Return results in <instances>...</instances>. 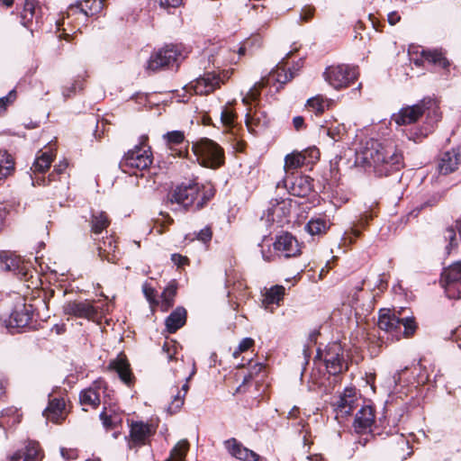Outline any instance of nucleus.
Returning <instances> with one entry per match:
<instances>
[{
    "mask_svg": "<svg viewBox=\"0 0 461 461\" xmlns=\"http://www.w3.org/2000/svg\"><path fill=\"white\" fill-rule=\"evenodd\" d=\"M355 165L377 177L393 176L400 183V170L403 167L402 153L389 142L371 139L355 154Z\"/></svg>",
    "mask_w": 461,
    "mask_h": 461,
    "instance_id": "nucleus-1",
    "label": "nucleus"
},
{
    "mask_svg": "<svg viewBox=\"0 0 461 461\" xmlns=\"http://www.w3.org/2000/svg\"><path fill=\"white\" fill-rule=\"evenodd\" d=\"M424 115L426 118H429L431 115L436 116V119L440 118L438 107L434 98L424 97L415 104L401 108L398 113L392 115V122L398 126L409 127L416 123Z\"/></svg>",
    "mask_w": 461,
    "mask_h": 461,
    "instance_id": "nucleus-2",
    "label": "nucleus"
},
{
    "mask_svg": "<svg viewBox=\"0 0 461 461\" xmlns=\"http://www.w3.org/2000/svg\"><path fill=\"white\" fill-rule=\"evenodd\" d=\"M201 186L194 180H188L178 185L173 193L168 196V203H176L182 206L185 211L192 209L198 211L202 209L207 201L209 195L203 194L200 197Z\"/></svg>",
    "mask_w": 461,
    "mask_h": 461,
    "instance_id": "nucleus-3",
    "label": "nucleus"
},
{
    "mask_svg": "<svg viewBox=\"0 0 461 461\" xmlns=\"http://www.w3.org/2000/svg\"><path fill=\"white\" fill-rule=\"evenodd\" d=\"M148 138L142 136L140 143L129 149L120 161V167L124 173L136 175L139 171L148 169L153 161L151 148L146 143Z\"/></svg>",
    "mask_w": 461,
    "mask_h": 461,
    "instance_id": "nucleus-4",
    "label": "nucleus"
},
{
    "mask_svg": "<svg viewBox=\"0 0 461 461\" xmlns=\"http://www.w3.org/2000/svg\"><path fill=\"white\" fill-rule=\"evenodd\" d=\"M378 327L396 339L401 338L402 327H403L402 334L406 338L412 336L417 329L414 317H401L389 309L380 310Z\"/></svg>",
    "mask_w": 461,
    "mask_h": 461,
    "instance_id": "nucleus-5",
    "label": "nucleus"
},
{
    "mask_svg": "<svg viewBox=\"0 0 461 461\" xmlns=\"http://www.w3.org/2000/svg\"><path fill=\"white\" fill-rule=\"evenodd\" d=\"M184 59L182 45L166 44L150 55L147 63V69L156 72L165 68H178L179 63Z\"/></svg>",
    "mask_w": 461,
    "mask_h": 461,
    "instance_id": "nucleus-6",
    "label": "nucleus"
},
{
    "mask_svg": "<svg viewBox=\"0 0 461 461\" xmlns=\"http://www.w3.org/2000/svg\"><path fill=\"white\" fill-rule=\"evenodd\" d=\"M35 308L32 304L25 303L23 298L18 302L9 317L5 321V325L10 333H21L35 328Z\"/></svg>",
    "mask_w": 461,
    "mask_h": 461,
    "instance_id": "nucleus-7",
    "label": "nucleus"
},
{
    "mask_svg": "<svg viewBox=\"0 0 461 461\" xmlns=\"http://www.w3.org/2000/svg\"><path fill=\"white\" fill-rule=\"evenodd\" d=\"M316 358L324 361L330 375L336 376L348 369V363L344 357V349L339 341L328 343L324 349L318 348Z\"/></svg>",
    "mask_w": 461,
    "mask_h": 461,
    "instance_id": "nucleus-8",
    "label": "nucleus"
},
{
    "mask_svg": "<svg viewBox=\"0 0 461 461\" xmlns=\"http://www.w3.org/2000/svg\"><path fill=\"white\" fill-rule=\"evenodd\" d=\"M197 160L206 167L217 168L224 163L223 149L210 139H201L192 147Z\"/></svg>",
    "mask_w": 461,
    "mask_h": 461,
    "instance_id": "nucleus-9",
    "label": "nucleus"
},
{
    "mask_svg": "<svg viewBox=\"0 0 461 461\" xmlns=\"http://www.w3.org/2000/svg\"><path fill=\"white\" fill-rule=\"evenodd\" d=\"M358 76L357 67L346 64L327 67L323 72L325 81L337 90L349 86Z\"/></svg>",
    "mask_w": 461,
    "mask_h": 461,
    "instance_id": "nucleus-10",
    "label": "nucleus"
},
{
    "mask_svg": "<svg viewBox=\"0 0 461 461\" xmlns=\"http://www.w3.org/2000/svg\"><path fill=\"white\" fill-rule=\"evenodd\" d=\"M0 270L12 273L19 279L32 276L31 265L12 251L0 250Z\"/></svg>",
    "mask_w": 461,
    "mask_h": 461,
    "instance_id": "nucleus-11",
    "label": "nucleus"
},
{
    "mask_svg": "<svg viewBox=\"0 0 461 461\" xmlns=\"http://www.w3.org/2000/svg\"><path fill=\"white\" fill-rule=\"evenodd\" d=\"M320 157L317 148H311L303 151H294L285 157L284 170L285 176H294L295 171L303 167L315 163Z\"/></svg>",
    "mask_w": 461,
    "mask_h": 461,
    "instance_id": "nucleus-12",
    "label": "nucleus"
},
{
    "mask_svg": "<svg viewBox=\"0 0 461 461\" xmlns=\"http://www.w3.org/2000/svg\"><path fill=\"white\" fill-rule=\"evenodd\" d=\"M229 77V70L222 71L221 75L215 71L205 72L191 83V87L196 95H208L220 87Z\"/></svg>",
    "mask_w": 461,
    "mask_h": 461,
    "instance_id": "nucleus-13",
    "label": "nucleus"
},
{
    "mask_svg": "<svg viewBox=\"0 0 461 461\" xmlns=\"http://www.w3.org/2000/svg\"><path fill=\"white\" fill-rule=\"evenodd\" d=\"M276 187H283L288 194L294 196L305 197L312 191V178L308 176H285L277 182Z\"/></svg>",
    "mask_w": 461,
    "mask_h": 461,
    "instance_id": "nucleus-14",
    "label": "nucleus"
},
{
    "mask_svg": "<svg viewBox=\"0 0 461 461\" xmlns=\"http://www.w3.org/2000/svg\"><path fill=\"white\" fill-rule=\"evenodd\" d=\"M440 282L445 289L447 297L449 299H461V291L452 287L453 285L461 282V261H456L450 266L444 267Z\"/></svg>",
    "mask_w": 461,
    "mask_h": 461,
    "instance_id": "nucleus-15",
    "label": "nucleus"
},
{
    "mask_svg": "<svg viewBox=\"0 0 461 461\" xmlns=\"http://www.w3.org/2000/svg\"><path fill=\"white\" fill-rule=\"evenodd\" d=\"M411 61L417 67L423 66L426 62L442 69H447L450 66L448 59L440 50H421L420 56L409 50Z\"/></svg>",
    "mask_w": 461,
    "mask_h": 461,
    "instance_id": "nucleus-16",
    "label": "nucleus"
},
{
    "mask_svg": "<svg viewBox=\"0 0 461 461\" xmlns=\"http://www.w3.org/2000/svg\"><path fill=\"white\" fill-rule=\"evenodd\" d=\"M409 368L406 366L403 369L396 371L392 377L388 378V385H393V390L389 393L388 399H386L384 403H393V402H397L398 400L402 401L403 403H411V402L413 399L412 395L409 396V393L411 392V389L408 388L406 392H403L402 390V386L401 385V382L402 378L405 376Z\"/></svg>",
    "mask_w": 461,
    "mask_h": 461,
    "instance_id": "nucleus-17",
    "label": "nucleus"
},
{
    "mask_svg": "<svg viewBox=\"0 0 461 461\" xmlns=\"http://www.w3.org/2000/svg\"><path fill=\"white\" fill-rule=\"evenodd\" d=\"M236 47L228 43L213 46L208 55V62L214 68H220L227 64L236 63Z\"/></svg>",
    "mask_w": 461,
    "mask_h": 461,
    "instance_id": "nucleus-18",
    "label": "nucleus"
},
{
    "mask_svg": "<svg viewBox=\"0 0 461 461\" xmlns=\"http://www.w3.org/2000/svg\"><path fill=\"white\" fill-rule=\"evenodd\" d=\"M63 310L67 315L88 320H94L98 313L97 309L87 300L68 302Z\"/></svg>",
    "mask_w": 461,
    "mask_h": 461,
    "instance_id": "nucleus-19",
    "label": "nucleus"
},
{
    "mask_svg": "<svg viewBox=\"0 0 461 461\" xmlns=\"http://www.w3.org/2000/svg\"><path fill=\"white\" fill-rule=\"evenodd\" d=\"M273 245L275 250L286 258L296 257L301 253L298 240L289 232H284L277 236Z\"/></svg>",
    "mask_w": 461,
    "mask_h": 461,
    "instance_id": "nucleus-20",
    "label": "nucleus"
},
{
    "mask_svg": "<svg viewBox=\"0 0 461 461\" xmlns=\"http://www.w3.org/2000/svg\"><path fill=\"white\" fill-rule=\"evenodd\" d=\"M461 163V147L443 152L438 161L437 169L440 175H448L456 171Z\"/></svg>",
    "mask_w": 461,
    "mask_h": 461,
    "instance_id": "nucleus-21",
    "label": "nucleus"
},
{
    "mask_svg": "<svg viewBox=\"0 0 461 461\" xmlns=\"http://www.w3.org/2000/svg\"><path fill=\"white\" fill-rule=\"evenodd\" d=\"M438 120L439 119H436V116L431 115L429 118H426L422 125L414 123L404 129L402 131L403 134L408 140L415 143L420 142L433 131L434 126Z\"/></svg>",
    "mask_w": 461,
    "mask_h": 461,
    "instance_id": "nucleus-22",
    "label": "nucleus"
},
{
    "mask_svg": "<svg viewBox=\"0 0 461 461\" xmlns=\"http://www.w3.org/2000/svg\"><path fill=\"white\" fill-rule=\"evenodd\" d=\"M270 204L261 218H266L267 222L282 224L290 213L289 204L285 199L272 200Z\"/></svg>",
    "mask_w": 461,
    "mask_h": 461,
    "instance_id": "nucleus-23",
    "label": "nucleus"
},
{
    "mask_svg": "<svg viewBox=\"0 0 461 461\" xmlns=\"http://www.w3.org/2000/svg\"><path fill=\"white\" fill-rule=\"evenodd\" d=\"M103 7V0H82L70 5L68 13V15L80 14L86 17H90L100 13Z\"/></svg>",
    "mask_w": 461,
    "mask_h": 461,
    "instance_id": "nucleus-24",
    "label": "nucleus"
},
{
    "mask_svg": "<svg viewBox=\"0 0 461 461\" xmlns=\"http://www.w3.org/2000/svg\"><path fill=\"white\" fill-rule=\"evenodd\" d=\"M375 422V411L373 405H362L357 412L354 428L357 433H366L371 430Z\"/></svg>",
    "mask_w": 461,
    "mask_h": 461,
    "instance_id": "nucleus-25",
    "label": "nucleus"
},
{
    "mask_svg": "<svg viewBox=\"0 0 461 461\" xmlns=\"http://www.w3.org/2000/svg\"><path fill=\"white\" fill-rule=\"evenodd\" d=\"M155 431L154 428L142 421L133 422L131 426V439L129 447L131 448L135 446L145 444L146 439Z\"/></svg>",
    "mask_w": 461,
    "mask_h": 461,
    "instance_id": "nucleus-26",
    "label": "nucleus"
},
{
    "mask_svg": "<svg viewBox=\"0 0 461 461\" xmlns=\"http://www.w3.org/2000/svg\"><path fill=\"white\" fill-rule=\"evenodd\" d=\"M109 369L114 371L119 378L128 386H131L133 381L130 364L124 356L119 355L115 359L110 361Z\"/></svg>",
    "mask_w": 461,
    "mask_h": 461,
    "instance_id": "nucleus-27",
    "label": "nucleus"
},
{
    "mask_svg": "<svg viewBox=\"0 0 461 461\" xmlns=\"http://www.w3.org/2000/svg\"><path fill=\"white\" fill-rule=\"evenodd\" d=\"M225 446L229 453L241 460V461H257L258 455L254 451L245 447L242 444L238 442L235 438H230L225 441Z\"/></svg>",
    "mask_w": 461,
    "mask_h": 461,
    "instance_id": "nucleus-28",
    "label": "nucleus"
},
{
    "mask_svg": "<svg viewBox=\"0 0 461 461\" xmlns=\"http://www.w3.org/2000/svg\"><path fill=\"white\" fill-rule=\"evenodd\" d=\"M42 457L39 444L35 441H29L24 450H18L14 453L8 461H38Z\"/></svg>",
    "mask_w": 461,
    "mask_h": 461,
    "instance_id": "nucleus-29",
    "label": "nucleus"
},
{
    "mask_svg": "<svg viewBox=\"0 0 461 461\" xmlns=\"http://www.w3.org/2000/svg\"><path fill=\"white\" fill-rule=\"evenodd\" d=\"M187 312L182 307H176L165 320L166 329L169 333H175L186 322Z\"/></svg>",
    "mask_w": 461,
    "mask_h": 461,
    "instance_id": "nucleus-30",
    "label": "nucleus"
},
{
    "mask_svg": "<svg viewBox=\"0 0 461 461\" xmlns=\"http://www.w3.org/2000/svg\"><path fill=\"white\" fill-rule=\"evenodd\" d=\"M34 18L36 23H39L37 3L35 0H25L23 9L20 14V23L23 26L32 32V23Z\"/></svg>",
    "mask_w": 461,
    "mask_h": 461,
    "instance_id": "nucleus-31",
    "label": "nucleus"
},
{
    "mask_svg": "<svg viewBox=\"0 0 461 461\" xmlns=\"http://www.w3.org/2000/svg\"><path fill=\"white\" fill-rule=\"evenodd\" d=\"M98 256L102 260H107L110 263H116L119 257L116 254V245L112 237L106 238L98 243Z\"/></svg>",
    "mask_w": 461,
    "mask_h": 461,
    "instance_id": "nucleus-32",
    "label": "nucleus"
},
{
    "mask_svg": "<svg viewBox=\"0 0 461 461\" xmlns=\"http://www.w3.org/2000/svg\"><path fill=\"white\" fill-rule=\"evenodd\" d=\"M99 416L106 429H115L122 422V414L116 412L113 405L104 406Z\"/></svg>",
    "mask_w": 461,
    "mask_h": 461,
    "instance_id": "nucleus-33",
    "label": "nucleus"
},
{
    "mask_svg": "<svg viewBox=\"0 0 461 461\" xmlns=\"http://www.w3.org/2000/svg\"><path fill=\"white\" fill-rule=\"evenodd\" d=\"M441 198H442V194L439 192H435V193L429 194L425 195L422 198V200L420 201V203H418L410 212V213L408 214V218H410V217L416 218L422 210L437 205L439 203V201L441 200Z\"/></svg>",
    "mask_w": 461,
    "mask_h": 461,
    "instance_id": "nucleus-34",
    "label": "nucleus"
},
{
    "mask_svg": "<svg viewBox=\"0 0 461 461\" xmlns=\"http://www.w3.org/2000/svg\"><path fill=\"white\" fill-rule=\"evenodd\" d=\"M89 223L91 231L95 234H99L108 227L110 221L106 212L103 211L93 210L91 212Z\"/></svg>",
    "mask_w": 461,
    "mask_h": 461,
    "instance_id": "nucleus-35",
    "label": "nucleus"
},
{
    "mask_svg": "<svg viewBox=\"0 0 461 461\" xmlns=\"http://www.w3.org/2000/svg\"><path fill=\"white\" fill-rule=\"evenodd\" d=\"M70 405H47L46 409L42 411V415L53 422H59L66 418L68 411L67 407Z\"/></svg>",
    "mask_w": 461,
    "mask_h": 461,
    "instance_id": "nucleus-36",
    "label": "nucleus"
},
{
    "mask_svg": "<svg viewBox=\"0 0 461 461\" xmlns=\"http://www.w3.org/2000/svg\"><path fill=\"white\" fill-rule=\"evenodd\" d=\"M177 284L172 280L164 289L161 294V310L167 312L174 304V298L176 294Z\"/></svg>",
    "mask_w": 461,
    "mask_h": 461,
    "instance_id": "nucleus-37",
    "label": "nucleus"
},
{
    "mask_svg": "<svg viewBox=\"0 0 461 461\" xmlns=\"http://www.w3.org/2000/svg\"><path fill=\"white\" fill-rule=\"evenodd\" d=\"M411 374L414 375V377H413V383H416L417 384L414 386L415 388L418 386V385H421V384H425L427 383H429L430 382V375H429V369L427 368V366H425L422 363H421V359L419 360V362L415 365L412 366V370H411Z\"/></svg>",
    "mask_w": 461,
    "mask_h": 461,
    "instance_id": "nucleus-38",
    "label": "nucleus"
},
{
    "mask_svg": "<svg viewBox=\"0 0 461 461\" xmlns=\"http://www.w3.org/2000/svg\"><path fill=\"white\" fill-rule=\"evenodd\" d=\"M14 171V162L11 155L6 150L0 149V182Z\"/></svg>",
    "mask_w": 461,
    "mask_h": 461,
    "instance_id": "nucleus-39",
    "label": "nucleus"
},
{
    "mask_svg": "<svg viewBox=\"0 0 461 461\" xmlns=\"http://www.w3.org/2000/svg\"><path fill=\"white\" fill-rule=\"evenodd\" d=\"M270 77L278 82L280 85H285L294 77V73L289 68L287 71L285 68L284 59L276 65V68L270 73Z\"/></svg>",
    "mask_w": 461,
    "mask_h": 461,
    "instance_id": "nucleus-40",
    "label": "nucleus"
},
{
    "mask_svg": "<svg viewBox=\"0 0 461 461\" xmlns=\"http://www.w3.org/2000/svg\"><path fill=\"white\" fill-rule=\"evenodd\" d=\"M346 132L343 124L331 123L330 125H321L320 133L329 136L332 140L338 141Z\"/></svg>",
    "mask_w": 461,
    "mask_h": 461,
    "instance_id": "nucleus-41",
    "label": "nucleus"
},
{
    "mask_svg": "<svg viewBox=\"0 0 461 461\" xmlns=\"http://www.w3.org/2000/svg\"><path fill=\"white\" fill-rule=\"evenodd\" d=\"M285 288L281 285H276L267 290L265 302L268 304H279L285 295Z\"/></svg>",
    "mask_w": 461,
    "mask_h": 461,
    "instance_id": "nucleus-42",
    "label": "nucleus"
},
{
    "mask_svg": "<svg viewBox=\"0 0 461 461\" xmlns=\"http://www.w3.org/2000/svg\"><path fill=\"white\" fill-rule=\"evenodd\" d=\"M189 449V443L186 439H181L176 443L166 461H185V455Z\"/></svg>",
    "mask_w": 461,
    "mask_h": 461,
    "instance_id": "nucleus-43",
    "label": "nucleus"
},
{
    "mask_svg": "<svg viewBox=\"0 0 461 461\" xmlns=\"http://www.w3.org/2000/svg\"><path fill=\"white\" fill-rule=\"evenodd\" d=\"M53 156L51 153L49 151L41 152V154L35 158L32 168H33L35 172L44 173L50 168Z\"/></svg>",
    "mask_w": 461,
    "mask_h": 461,
    "instance_id": "nucleus-44",
    "label": "nucleus"
},
{
    "mask_svg": "<svg viewBox=\"0 0 461 461\" xmlns=\"http://www.w3.org/2000/svg\"><path fill=\"white\" fill-rule=\"evenodd\" d=\"M328 105V102L321 95H316L307 100V106L316 114L322 113Z\"/></svg>",
    "mask_w": 461,
    "mask_h": 461,
    "instance_id": "nucleus-45",
    "label": "nucleus"
},
{
    "mask_svg": "<svg viewBox=\"0 0 461 461\" xmlns=\"http://www.w3.org/2000/svg\"><path fill=\"white\" fill-rule=\"evenodd\" d=\"M100 394L94 388L85 389L79 394V403H100Z\"/></svg>",
    "mask_w": 461,
    "mask_h": 461,
    "instance_id": "nucleus-46",
    "label": "nucleus"
},
{
    "mask_svg": "<svg viewBox=\"0 0 461 461\" xmlns=\"http://www.w3.org/2000/svg\"><path fill=\"white\" fill-rule=\"evenodd\" d=\"M326 221L322 219H312L305 225V230L311 235H318L326 230Z\"/></svg>",
    "mask_w": 461,
    "mask_h": 461,
    "instance_id": "nucleus-47",
    "label": "nucleus"
},
{
    "mask_svg": "<svg viewBox=\"0 0 461 461\" xmlns=\"http://www.w3.org/2000/svg\"><path fill=\"white\" fill-rule=\"evenodd\" d=\"M17 99L16 89L14 88L5 96L0 97V116L5 114L7 108L12 105Z\"/></svg>",
    "mask_w": 461,
    "mask_h": 461,
    "instance_id": "nucleus-48",
    "label": "nucleus"
},
{
    "mask_svg": "<svg viewBox=\"0 0 461 461\" xmlns=\"http://www.w3.org/2000/svg\"><path fill=\"white\" fill-rule=\"evenodd\" d=\"M357 390L355 387H346L342 393H339V400L336 403H355Z\"/></svg>",
    "mask_w": 461,
    "mask_h": 461,
    "instance_id": "nucleus-49",
    "label": "nucleus"
},
{
    "mask_svg": "<svg viewBox=\"0 0 461 461\" xmlns=\"http://www.w3.org/2000/svg\"><path fill=\"white\" fill-rule=\"evenodd\" d=\"M372 216L370 214L365 213L361 214L357 222L354 223L350 227V231L354 235L355 238H357L360 236L361 228H364L366 224H368V221L371 220Z\"/></svg>",
    "mask_w": 461,
    "mask_h": 461,
    "instance_id": "nucleus-50",
    "label": "nucleus"
},
{
    "mask_svg": "<svg viewBox=\"0 0 461 461\" xmlns=\"http://www.w3.org/2000/svg\"><path fill=\"white\" fill-rule=\"evenodd\" d=\"M84 88L83 81L81 80H76L74 83H72L68 86H64L62 88V95L65 100L68 98H70L72 95H74L77 89L82 90Z\"/></svg>",
    "mask_w": 461,
    "mask_h": 461,
    "instance_id": "nucleus-51",
    "label": "nucleus"
},
{
    "mask_svg": "<svg viewBox=\"0 0 461 461\" xmlns=\"http://www.w3.org/2000/svg\"><path fill=\"white\" fill-rule=\"evenodd\" d=\"M164 138L170 144H180L185 139L184 132L181 131H168L164 135Z\"/></svg>",
    "mask_w": 461,
    "mask_h": 461,
    "instance_id": "nucleus-52",
    "label": "nucleus"
},
{
    "mask_svg": "<svg viewBox=\"0 0 461 461\" xmlns=\"http://www.w3.org/2000/svg\"><path fill=\"white\" fill-rule=\"evenodd\" d=\"M194 234L195 239L203 244L209 243L212 238V231L209 226H205L203 229L200 230L198 232H194Z\"/></svg>",
    "mask_w": 461,
    "mask_h": 461,
    "instance_id": "nucleus-53",
    "label": "nucleus"
},
{
    "mask_svg": "<svg viewBox=\"0 0 461 461\" xmlns=\"http://www.w3.org/2000/svg\"><path fill=\"white\" fill-rule=\"evenodd\" d=\"M221 121L226 126H231L235 121V113L227 107L221 111Z\"/></svg>",
    "mask_w": 461,
    "mask_h": 461,
    "instance_id": "nucleus-54",
    "label": "nucleus"
},
{
    "mask_svg": "<svg viewBox=\"0 0 461 461\" xmlns=\"http://www.w3.org/2000/svg\"><path fill=\"white\" fill-rule=\"evenodd\" d=\"M195 373V369L194 368L191 375H189V377H187L185 380V383L182 385L181 389L178 390L176 389V393L173 395V402H177V401H184L185 399V396L189 389V385H188V380L190 379V377Z\"/></svg>",
    "mask_w": 461,
    "mask_h": 461,
    "instance_id": "nucleus-55",
    "label": "nucleus"
},
{
    "mask_svg": "<svg viewBox=\"0 0 461 461\" xmlns=\"http://www.w3.org/2000/svg\"><path fill=\"white\" fill-rule=\"evenodd\" d=\"M268 240V238L267 236H264L263 237V240L261 241V243H258V247L261 248V255H262V258L265 261H271L273 260V258H274V255L272 254V251L270 249V243L267 244V249L265 250L264 249V243Z\"/></svg>",
    "mask_w": 461,
    "mask_h": 461,
    "instance_id": "nucleus-56",
    "label": "nucleus"
},
{
    "mask_svg": "<svg viewBox=\"0 0 461 461\" xmlns=\"http://www.w3.org/2000/svg\"><path fill=\"white\" fill-rule=\"evenodd\" d=\"M443 238L447 243L457 245L456 233L454 227H447L443 233Z\"/></svg>",
    "mask_w": 461,
    "mask_h": 461,
    "instance_id": "nucleus-57",
    "label": "nucleus"
},
{
    "mask_svg": "<svg viewBox=\"0 0 461 461\" xmlns=\"http://www.w3.org/2000/svg\"><path fill=\"white\" fill-rule=\"evenodd\" d=\"M183 0H158L159 6L167 10L180 6Z\"/></svg>",
    "mask_w": 461,
    "mask_h": 461,
    "instance_id": "nucleus-58",
    "label": "nucleus"
},
{
    "mask_svg": "<svg viewBox=\"0 0 461 461\" xmlns=\"http://www.w3.org/2000/svg\"><path fill=\"white\" fill-rule=\"evenodd\" d=\"M142 292L146 297V299L152 303L154 302L155 297V289L151 287L149 284L145 283L142 285Z\"/></svg>",
    "mask_w": 461,
    "mask_h": 461,
    "instance_id": "nucleus-59",
    "label": "nucleus"
},
{
    "mask_svg": "<svg viewBox=\"0 0 461 461\" xmlns=\"http://www.w3.org/2000/svg\"><path fill=\"white\" fill-rule=\"evenodd\" d=\"M254 340L250 338H244L238 346V350L234 352V356L239 352L247 351L250 347H252Z\"/></svg>",
    "mask_w": 461,
    "mask_h": 461,
    "instance_id": "nucleus-60",
    "label": "nucleus"
},
{
    "mask_svg": "<svg viewBox=\"0 0 461 461\" xmlns=\"http://www.w3.org/2000/svg\"><path fill=\"white\" fill-rule=\"evenodd\" d=\"M171 260L177 267H183L188 262V258L186 257L176 253L171 255Z\"/></svg>",
    "mask_w": 461,
    "mask_h": 461,
    "instance_id": "nucleus-61",
    "label": "nucleus"
},
{
    "mask_svg": "<svg viewBox=\"0 0 461 461\" xmlns=\"http://www.w3.org/2000/svg\"><path fill=\"white\" fill-rule=\"evenodd\" d=\"M401 20V16L396 11L390 12L387 14V21L391 25H395Z\"/></svg>",
    "mask_w": 461,
    "mask_h": 461,
    "instance_id": "nucleus-62",
    "label": "nucleus"
},
{
    "mask_svg": "<svg viewBox=\"0 0 461 461\" xmlns=\"http://www.w3.org/2000/svg\"><path fill=\"white\" fill-rule=\"evenodd\" d=\"M314 10L312 8H304L302 10L300 18L304 22H308L313 16Z\"/></svg>",
    "mask_w": 461,
    "mask_h": 461,
    "instance_id": "nucleus-63",
    "label": "nucleus"
},
{
    "mask_svg": "<svg viewBox=\"0 0 461 461\" xmlns=\"http://www.w3.org/2000/svg\"><path fill=\"white\" fill-rule=\"evenodd\" d=\"M293 124L295 130L299 131L301 130L304 125V119L303 116H295L293 119Z\"/></svg>",
    "mask_w": 461,
    "mask_h": 461,
    "instance_id": "nucleus-64",
    "label": "nucleus"
}]
</instances>
